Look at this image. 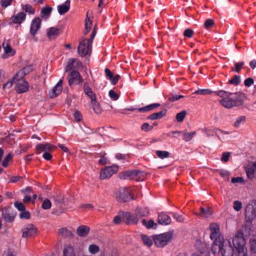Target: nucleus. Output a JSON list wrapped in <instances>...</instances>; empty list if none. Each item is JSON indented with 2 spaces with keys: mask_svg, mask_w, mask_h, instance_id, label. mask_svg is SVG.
<instances>
[{
  "mask_svg": "<svg viewBox=\"0 0 256 256\" xmlns=\"http://www.w3.org/2000/svg\"><path fill=\"white\" fill-rule=\"evenodd\" d=\"M92 14V11L88 10L86 13V18L85 20V32L84 34H87L91 29V26L92 24V21L90 18L89 16H90Z\"/></svg>",
  "mask_w": 256,
  "mask_h": 256,
  "instance_id": "obj_24",
  "label": "nucleus"
},
{
  "mask_svg": "<svg viewBox=\"0 0 256 256\" xmlns=\"http://www.w3.org/2000/svg\"><path fill=\"white\" fill-rule=\"evenodd\" d=\"M116 198L119 202H126L134 199L128 188H120L116 193Z\"/></svg>",
  "mask_w": 256,
  "mask_h": 256,
  "instance_id": "obj_4",
  "label": "nucleus"
},
{
  "mask_svg": "<svg viewBox=\"0 0 256 256\" xmlns=\"http://www.w3.org/2000/svg\"><path fill=\"white\" fill-rule=\"evenodd\" d=\"M149 214V210L146 208H137L135 214H132L130 212L122 213V218L127 224H136L139 220Z\"/></svg>",
  "mask_w": 256,
  "mask_h": 256,
  "instance_id": "obj_2",
  "label": "nucleus"
},
{
  "mask_svg": "<svg viewBox=\"0 0 256 256\" xmlns=\"http://www.w3.org/2000/svg\"><path fill=\"white\" fill-rule=\"evenodd\" d=\"M249 244L251 252L256 254V236H254L250 238Z\"/></svg>",
  "mask_w": 256,
  "mask_h": 256,
  "instance_id": "obj_30",
  "label": "nucleus"
},
{
  "mask_svg": "<svg viewBox=\"0 0 256 256\" xmlns=\"http://www.w3.org/2000/svg\"><path fill=\"white\" fill-rule=\"evenodd\" d=\"M109 96L113 100H117L119 98V95L113 90H110L108 92Z\"/></svg>",
  "mask_w": 256,
  "mask_h": 256,
  "instance_id": "obj_57",
  "label": "nucleus"
},
{
  "mask_svg": "<svg viewBox=\"0 0 256 256\" xmlns=\"http://www.w3.org/2000/svg\"><path fill=\"white\" fill-rule=\"evenodd\" d=\"M242 204L241 202L239 200H234V202L233 208L236 212L240 211L242 208Z\"/></svg>",
  "mask_w": 256,
  "mask_h": 256,
  "instance_id": "obj_47",
  "label": "nucleus"
},
{
  "mask_svg": "<svg viewBox=\"0 0 256 256\" xmlns=\"http://www.w3.org/2000/svg\"><path fill=\"white\" fill-rule=\"evenodd\" d=\"M2 216L4 219L8 222H12L15 217L14 214L10 210L7 209H4L2 210Z\"/></svg>",
  "mask_w": 256,
  "mask_h": 256,
  "instance_id": "obj_19",
  "label": "nucleus"
},
{
  "mask_svg": "<svg viewBox=\"0 0 256 256\" xmlns=\"http://www.w3.org/2000/svg\"><path fill=\"white\" fill-rule=\"evenodd\" d=\"M33 70L32 65H28L20 70L16 74L19 78H23L26 74H29Z\"/></svg>",
  "mask_w": 256,
  "mask_h": 256,
  "instance_id": "obj_23",
  "label": "nucleus"
},
{
  "mask_svg": "<svg viewBox=\"0 0 256 256\" xmlns=\"http://www.w3.org/2000/svg\"><path fill=\"white\" fill-rule=\"evenodd\" d=\"M153 128L152 126H150L148 123H144L141 126L142 130L144 132H149Z\"/></svg>",
  "mask_w": 256,
  "mask_h": 256,
  "instance_id": "obj_55",
  "label": "nucleus"
},
{
  "mask_svg": "<svg viewBox=\"0 0 256 256\" xmlns=\"http://www.w3.org/2000/svg\"><path fill=\"white\" fill-rule=\"evenodd\" d=\"M64 256H76L74 248L70 245H66L63 250Z\"/></svg>",
  "mask_w": 256,
  "mask_h": 256,
  "instance_id": "obj_27",
  "label": "nucleus"
},
{
  "mask_svg": "<svg viewBox=\"0 0 256 256\" xmlns=\"http://www.w3.org/2000/svg\"><path fill=\"white\" fill-rule=\"evenodd\" d=\"M195 134L196 132H186L184 134V140L186 142H188L192 139Z\"/></svg>",
  "mask_w": 256,
  "mask_h": 256,
  "instance_id": "obj_50",
  "label": "nucleus"
},
{
  "mask_svg": "<svg viewBox=\"0 0 256 256\" xmlns=\"http://www.w3.org/2000/svg\"><path fill=\"white\" fill-rule=\"evenodd\" d=\"M56 149V147L50 143L40 144L36 146V150L38 154L42 152H50Z\"/></svg>",
  "mask_w": 256,
  "mask_h": 256,
  "instance_id": "obj_12",
  "label": "nucleus"
},
{
  "mask_svg": "<svg viewBox=\"0 0 256 256\" xmlns=\"http://www.w3.org/2000/svg\"><path fill=\"white\" fill-rule=\"evenodd\" d=\"M185 36L188 38H192L194 34V31L191 29H186L184 33Z\"/></svg>",
  "mask_w": 256,
  "mask_h": 256,
  "instance_id": "obj_61",
  "label": "nucleus"
},
{
  "mask_svg": "<svg viewBox=\"0 0 256 256\" xmlns=\"http://www.w3.org/2000/svg\"><path fill=\"white\" fill-rule=\"evenodd\" d=\"M22 237L24 238H34L37 233L36 228L32 224H28L22 230Z\"/></svg>",
  "mask_w": 256,
  "mask_h": 256,
  "instance_id": "obj_8",
  "label": "nucleus"
},
{
  "mask_svg": "<svg viewBox=\"0 0 256 256\" xmlns=\"http://www.w3.org/2000/svg\"><path fill=\"white\" fill-rule=\"evenodd\" d=\"M142 240L144 242V244L148 246H150L153 243L152 240L148 236L142 234L141 235Z\"/></svg>",
  "mask_w": 256,
  "mask_h": 256,
  "instance_id": "obj_36",
  "label": "nucleus"
},
{
  "mask_svg": "<svg viewBox=\"0 0 256 256\" xmlns=\"http://www.w3.org/2000/svg\"><path fill=\"white\" fill-rule=\"evenodd\" d=\"M232 244L236 250L246 246V240L244 234L241 230H238L232 239Z\"/></svg>",
  "mask_w": 256,
  "mask_h": 256,
  "instance_id": "obj_6",
  "label": "nucleus"
},
{
  "mask_svg": "<svg viewBox=\"0 0 256 256\" xmlns=\"http://www.w3.org/2000/svg\"><path fill=\"white\" fill-rule=\"evenodd\" d=\"M122 213H124V212H122V214H120L119 215L115 216L114 218V222L116 224H119L121 222V219L122 218H122Z\"/></svg>",
  "mask_w": 256,
  "mask_h": 256,
  "instance_id": "obj_59",
  "label": "nucleus"
},
{
  "mask_svg": "<svg viewBox=\"0 0 256 256\" xmlns=\"http://www.w3.org/2000/svg\"><path fill=\"white\" fill-rule=\"evenodd\" d=\"M200 213L199 215L200 216L208 218L212 214V210L210 207H206V208L203 207L200 208Z\"/></svg>",
  "mask_w": 256,
  "mask_h": 256,
  "instance_id": "obj_26",
  "label": "nucleus"
},
{
  "mask_svg": "<svg viewBox=\"0 0 256 256\" xmlns=\"http://www.w3.org/2000/svg\"><path fill=\"white\" fill-rule=\"evenodd\" d=\"M245 170L248 177L250 179L253 178L256 170V161L249 162L245 166Z\"/></svg>",
  "mask_w": 256,
  "mask_h": 256,
  "instance_id": "obj_15",
  "label": "nucleus"
},
{
  "mask_svg": "<svg viewBox=\"0 0 256 256\" xmlns=\"http://www.w3.org/2000/svg\"><path fill=\"white\" fill-rule=\"evenodd\" d=\"M2 46L6 54H8L10 56H12L15 54V50L8 44L3 43Z\"/></svg>",
  "mask_w": 256,
  "mask_h": 256,
  "instance_id": "obj_32",
  "label": "nucleus"
},
{
  "mask_svg": "<svg viewBox=\"0 0 256 256\" xmlns=\"http://www.w3.org/2000/svg\"><path fill=\"white\" fill-rule=\"evenodd\" d=\"M59 233L64 237H72V234L71 231L68 230L66 228H62L59 230Z\"/></svg>",
  "mask_w": 256,
  "mask_h": 256,
  "instance_id": "obj_38",
  "label": "nucleus"
},
{
  "mask_svg": "<svg viewBox=\"0 0 256 256\" xmlns=\"http://www.w3.org/2000/svg\"><path fill=\"white\" fill-rule=\"evenodd\" d=\"M28 89V84L23 78H16V90L19 93L26 92Z\"/></svg>",
  "mask_w": 256,
  "mask_h": 256,
  "instance_id": "obj_11",
  "label": "nucleus"
},
{
  "mask_svg": "<svg viewBox=\"0 0 256 256\" xmlns=\"http://www.w3.org/2000/svg\"><path fill=\"white\" fill-rule=\"evenodd\" d=\"M214 92L215 94L222 98V99H226L228 96L234 94L232 93L228 92L223 90H220L218 91Z\"/></svg>",
  "mask_w": 256,
  "mask_h": 256,
  "instance_id": "obj_33",
  "label": "nucleus"
},
{
  "mask_svg": "<svg viewBox=\"0 0 256 256\" xmlns=\"http://www.w3.org/2000/svg\"><path fill=\"white\" fill-rule=\"evenodd\" d=\"M241 79L239 76L236 75L233 76L230 80V84L234 86H238L240 82Z\"/></svg>",
  "mask_w": 256,
  "mask_h": 256,
  "instance_id": "obj_42",
  "label": "nucleus"
},
{
  "mask_svg": "<svg viewBox=\"0 0 256 256\" xmlns=\"http://www.w3.org/2000/svg\"><path fill=\"white\" fill-rule=\"evenodd\" d=\"M84 92L85 94L88 97L90 100L96 99V96L94 92L92 90V88L90 87L89 84L87 82H84Z\"/></svg>",
  "mask_w": 256,
  "mask_h": 256,
  "instance_id": "obj_21",
  "label": "nucleus"
},
{
  "mask_svg": "<svg viewBox=\"0 0 256 256\" xmlns=\"http://www.w3.org/2000/svg\"><path fill=\"white\" fill-rule=\"evenodd\" d=\"M20 217L21 218L28 219L30 218V213L28 211L22 212L20 214Z\"/></svg>",
  "mask_w": 256,
  "mask_h": 256,
  "instance_id": "obj_64",
  "label": "nucleus"
},
{
  "mask_svg": "<svg viewBox=\"0 0 256 256\" xmlns=\"http://www.w3.org/2000/svg\"><path fill=\"white\" fill-rule=\"evenodd\" d=\"M74 118L76 120L80 122L82 120V115L80 112L76 110L74 113Z\"/></svg>",
  "mask_w": 256,
  "mask_h": 256,
  "instance_id": "obj_63",
  "label": "nucleus"
},
{
  "mask_svg": "<svg viewBox=\"0 0 256 256\" xmlns=\"http://www.w3.org/2000/svg\"><path fill=\"white\" fill-rule=\"evenodd\" d=\"M59 30L55 28H50L47 32L48 36L50 38H54L58 35Z\"/></svg>",
  "mask_w": 256,
  "mask_h": 256,
  "instance_id": "obj_31",
  "label": "nucleus"
},
{
  "mask_svg": "<svg viewBox=\"0 0 256 256\" xmlns=\"http://www.w3.org/2000/svg\"><path fill=\"white\" fill-rule=\"evenodd\" d=\"M12 154L10 153L8 154L4 158L2 162V166L4 168L7 167L8 164L9 162L12 159Z\"/></svg>",
  "mask_w": 256,
  "mask_h": 256,
  "instance_id": "obj_48",
  "label": "nucleus"
},
{
  "mask_svg": "<svg viewBox=\"0 0 256 256\" xmlns=\"http://www.w3.org/2000/svg\"><path fill=\"white\" fill-rule=\"evenodd\" d=\"M214 24V22L212 19H208L204 22V26L206 29H208Z\"/></svg>",
  "mask_w": 256,
  "mask_h": 256,
  "instance_id": "obj_58",
  "label": "nucleus"
},
{
  "mask_svg": "<svg viewBox=\"0 0 256 256\" xmlns=\"http://www.w3.org/2000/svg\"><path fill=\"white\" fill-rule=\"evenodd\" d=\"M42 20L39 18H34L31 22L30 34L34 37L35 34L41 26Z\"/></svg>",
  "mask_w": 256,
  "mask_h": 256,
  "instance_id": "obj_14",
  "label": "nucleus"
},
{
  "mask_svg": "<svg viewBox=\"0 0 256 256\" xmlns=\"http://www.w3.org/2000/svg\"><path fill=\"white\" fill-rule=\"evenodd\" d=\"M186 112L185 110H182L176 114V118L178 122H182L186 117Z\"/></svg>",
  "mask_w": 256,
  "mask_h": 256,
  "instance_id": "obj_41",
  "label": "nucleus"
},
{
  "mask_svg": "<svg viewBox=\"0 0 256 256\" xmlns=\"http://www.w3.org/2000/svg\"><path fill=\"white\" fill-rule=\"evenodd\" d=\"M158 223L162 225H168L171 222V218L165 213H160L158 216Z\"/></svg>",
  "mask_w": 256,
  "mask_h": 256,
  "instance_id": "obj_22",
  "label": "nucleus"
},
{
  "mask_svg": "<svg viewBox=\"0 0 256 256\" xmlns=\"http://www.w3.org/2000/svg\"><path fill=\"white\" fill-rule=\"evenodd\" d=\"M70 0H66L64 4L58 6V10L60 15L66 13L70 8Z\"/></svg>",
  "mask_w": 256,
  "mask_h": 256,
  "instance_id": "obj_20",
  "label": "nucleus"
},
{
  "mask_svg": "<svg viewBox=\"0 0 256 256\" xmlns=\"http://www.w3.org/2000/svg\"><path fill=\"white\" fill-rule=\"evenodd\" d=\"M52 11V8L46 6L42 8L41 12L43 15L42 16L46 17V18H47L50 16Z\"/></svg>",
  "mask_w": 256,
  "mask_h": 256,
  "instance_id": "obj_39",
  "label": "nucleus"
},
{
  "mask_svg": "<svg viewBox=\"0 0 256 256\" xmlns=\"http://www.w3.org/2000/svg\"><path fill=\"white\" fill-rule=\"evenodd\" d=\"M172 236L173 232H168L155 236L154 238V241L157 246L164 247L170 241L172 238Z\"/></svg>",
  "mask_w": 256,
  "mask_h": 256,
  "instance_id": "obj_3",
  "label": "nucleus"
},
{
  "mask_svg": "<svg viewBox=\"0 0 256 256\" xmlns=\"http://www.w3.org/2000/svg\"><path fill=\"white\" fill-rule=\"evenodd\" d=\"M74 58H70L68 60L67 65L66 67V71L68 72L72 70L74 64Z\"/></svg>",
  "mask_w": 256,
  "mask_h": 256,
  "instance_id": "obj_54",
  "label": "nucleus"
},
{
  "mask_svg": "<svg viewBox=\"0 0 256 256\" xmlns=\"http://www.w3.org/2000/svg\"><path fill=\"white\" fill-rule=\"evenodd\" d=\"M92 44L86 39H84L80 42L78 48V52L82 57L85 56L86 54L91 52Z\"/></svg>",
  "mask_w": 256,
  "mask_h": 256,
  "instance_id": "obj_7",
  "label": "nucleus"
},
{
  "mask_svg": "<svg viewBox=\"0 0 256 256\" xmlns=\"http://www.w3.org/2000/svg\"><path fill=\"white\" fill-rule=\"evenodd\" d=\"M245 216L248 222H252L256 218V202L252 200L246 206Z\"/></svg>",
  "mask_w": 256,
  "mask_h": 256,
  "instance_id": "obj_5",
  "label": "nucleus"
},
{
  "mask_svg": "<svg viewBox=\"0 0 256 256\" xmlns=\"http://www.w3.org/2000/svg\"><path fill=\"white\" fill-rule=\"evenodd\" d=\"M51 206H52L51 202H50V200H49L48 198H46L44 200V201L43 202V203L42 205V208L44 210H48L51 208Z\"/></svg>",
  "mask_w": 256,
  "mask_h": 256,
  "instance_id": "obj_51",
  "label": "nucleus"
},
{
  "mask_svg": "<svg viewBox=\"0 0 256 256\" xmlns=\"http://www.w3.org/2000/svg\"><path fill=\"white\" fill-rule=\"evenodd\" d=\"M160 106V104H153L148 106H146L143 108H140L138 109V111L140 112H146L148 111L152 110L154 108H156Z\"/></svg>",
  "mask_w": 256,
  "mask_h": 256,
  "instance_id": "obj_28",
  "label": "nucleus"
},
{
  "mask_svg": "<svg viewBox=\"0 0 256 256\" xmlns=\"http://www.w3.org/2000/svg\"><path fill=\"white\" fill-rule=\"evenodd\" d=\"M156 154L158 157L162 159L168 158L170 156V153L167 151L156 150Z\"/></svg>",
  "mask_w": 256,
  "mask_h": 256,
  "instance_id": "obj_43",
  "label": "nucleus"
},
{
  "mask_svg": "<svg viewBox=\"0 0 256 256\" xmlns=\"http://www.w3.org/2000/svg\"><path fill=\"white\" fill-rule=\"evenodd\" d=\"M15 207L20 211H24L26 210V207L24 204L21 202H16L14 203Z\"/></svg>",
  "mask_w": 256,
  "mask_h": 256,
  "instance_id": "obj_56",
  "label": "nucleus"
},
{
  "mask_svg": "<svg viewBox=\"0 0 256 256\" xmlns=\"http://www.w3.org/2000/svg\"><path fill=\"white\" fill-rule=\"evenodd\" d=\"M182 98H184V96L182 95H176L174 94H171L168 97V100L170 102H174Z\"/></svg>",
  "mask_w": 256,
  "mask_h": 256,
  "instance_id": "obj_53",
  "label": "nucleus"
},
{
  "mask_svg": "<svg viewBox=\"0 0 256 256\" xmlns=\"http://www.w3.org/2000/svg\"><path fill=\"white\" fill-rule=\"evenodd\" d=\"M91 103L94 112L96 114H100L101 112V109L98 103L96 101V99L94 100H92Z\"/></svg>",
  "mask_w": 256,
  "mask_h": 256,
  "instance_id": "obj_37",
  "label": "nucleus"
},
{
  "mask_svg": "<svg viewBox=\"0 0 256 256\" xmlns=\"http://www.w3.org/2000/svg\"><path fill=\"white\" fill-rule=\"evenodd\" d=\"M138 174H141V171L138 170H128L120 175V178L122 179L130 178L136 180Z\"/></svg>",
  "mask_w": 256,
  "mask_h": 256,
  "instance_id": "obj_17",
  "label": "nucleus"
},
{
  "mask_svg": "<svg viewBox=\"0 0 256 256\" xmlns=\"http://www.w3.org/2000/svg\"><path fill=\"white\" fill-rule=\"evenodd\" d=\"M210 238L214 240L211 248V252L215 256H233V249L230 240L224 241L222 235L220 234V227L216 224L210 225Z\"/></svg>",
  "mask_w": 256,
  "mask_h": 256,
  "instance_id": "obj_1",
  "label": "nucleus"
},
{
  "mask_svg": "<svg viewBox=\"0 0 256 256\" xmlns=\"http://www.w3.org/2000/svg\"><path fill=\"white\" fill-rule=\"evenodd\" d=\"M23 10L30 14H34L35 12V9L30 4H26L23 6Z\"/></svg>",
  "mask_w": 256,
  "mask_h": 256,
  "instance_id": "obj_44",
  "label": "nucleus"
},
{
  "mask_svg": "<svg viewBox=\"0 0 256 256\" xmlns=\"http://www.w3.org/2000/svg\"><path fill=\"white\" fill-rule=\"evenodd\" d=\"M18 77L16 76V75L14 76L12 79L7 82L6 84H4L3 86V88L6 90H8L13 85V84L16 81V78Z\"/></svg>",
  "mask_w": 256,
  "mask_h": 256,
  "instance_id": "obj_34",
  "label": "nucleus"
},
{
  "mask_svg": "<svg viewBox=\"0 0 256 256\" xmlns=\"http://www.w3.org/2000/svg\"><path fill=\"white\" fill-rule=\"evenodd\" d=\"M62 89V80H60L48 93L50 98H53L59 95Z\"/></svg>",
  "mask_w": 256,
  "mask_h": 256,
  "instance_id": "obj_16",
  "label": "nucleus"
},
{
  "mask_svg": "<svg viewBox=\"0 0 256 256\" xmlns=\"http://www.w3.org/2000/svg\"><path fill=\"white\" fill-rule=\"evenodd\" d=\"M118 170V167L116 166L106 167L101 170L100 178L102 180L109 178Z\"/></svg>",
  "mask_w": 256,
  "mask_h": 256,
  "instance_id": "obj_9",
  "label": "nucleus"
},
{
  "mask_svg": "<svg viewBox=\"0 0 256 256\" xmlns=\"http://www.w3.org/2000/svg\"><path fill=\"white\" fill-rule=\"evenodd\" d=\"M142 223L143 226H145L148 228H152L154 226H155V227L156 226V224L152 220L146 221L145 219H143L142 220Z\"/></svg>",
  "mask_w": 256,
  "mask_h": 256,
  "instance_id": "obj_35",
  "label": "nucleus"
},
{
  "mask_svg": "<svg viewBox=\"0 0 256 256\" xmlns=\"http://www.w3.org/2000/svg\"><path fill=\"white\" fill-rule=\"evenodd\" d=\"M244 64V62L236 63L234 68H232V70L236 72H239L242 68Z\"/></svg>",
  "mask_w": 256,
  "mask_h": 256,
  "instance_id": "obj_49",
  "label": "nucleus"
},
{
  "mask_svg": "<svg viewBox=\"0 0 256 256\" xmlns=\"http://www.w3.org/2000/svg\"><path fill=\"white\" fill-rule=\"evenodd\" d=\"M26 18V14L24 12H21L16 14L12 16L10 18L11 22L16 24H21Z\"/></svg>",
  "mask_w": 256,
  "mask_h": 256,
  "instance_id": "obj_18",
  "label": "nucleus"
},
{
  "mask_svg": "<svg viewBox=\"0 0 256 256\" xmlns=\"http://www.w3.org/2000/svg\"><path fill=\"white\" fill-rule=\"evenodd\" d=\"M82 82V78L80 74L76 71H72L68 76V84L70 86L72 84H78Z\"/></svg>",
  "mask_w": 256,
  "mask_h": 256,
  "instance_id": "obj_13",
  "label": "nucleus"
},
{
  "mask_svg": "<svg viewBox=\"0 0 256 256\" xmlns=\"http://www.w3.org/2000/svg\"><path fill=\"white\" fill-rule=\"evenodd\" d=\"M90 232V228L86 226H81L77 229V234L80 236H86Z\"/></svg>",
  "mask_w": 256,
  "mask_h": 256,
  "instance_id": "obj_25",
  "label": "nucleus"
},
{
  "mask_svg": "<svg viewBox=\"0 0 256 256\" xmlns=\"http://www.w3.org/2000/svg\"><path fill=\"white\" fill-rule=\"evenodd\" d=\"M254 80L251 78H248L245 80L244 82V84L246 86L250 87L252 84H254Z\"/></svg>",
  "mask_w": 256,
  "mask_h": 256,
  "instance_id": "obj_62",
  "label": "nucleus"
},
{
  "mask_svg": "<svg viewBox=\"0 0 256 256\" xmlns=\"http://www.w3.org/2000/svg\"><path fill=\"white\" fill-rule=\"evenodd\" d=\"M214 92L210 89H198L194 94L200 95H207Z\"/></svg>",
  "mask_w": 256,
  "mask_h": 256,
  "instance_id": "obj_40",
  "label": "nucleus"
},
{
  "mask_svg": "<svg viewBox=\"0 0 256 256\" xmlns=\"http://www.w3.org/2000/svg\"><path fill=\"white\" fill-rule=\"evenodd\" d=\"M242 102V98L237 102L236 100L233 99L232 97H230V96H228L226 99H222L220 100V102L222 104V105L227 108H230L233 106L240 105Z\"/></svg>",
  "mask_w": 256,
  "mask_h": 256,
  "instance_id": "obj_10",
  "label": "nucleus"
},
{
  "mask_svg": "<svg viewBox=\"0 0 256 256\" xmlns=\"http://www.w3.org/2000/svg\"><path fill=\"white\" fill-rule=\"evenodd\" d=\"M230 156V152H224L221 158L222 161L227 162Z\"/></svg>",
  "mask_w": 256,
  "mask_h": 256,
  "instance_id": "obj_60",
  "label": "nucleus"
},
{
  "mask_svg": "<svg viewBox=\"0 0 256 256\" xmlns=\"http://www.w3.org/2000/svg\"><path fill=\"white\" fill-rule=\"evenodd\" d=\"M246 122V116H241L238 117L236 120L234 126L235 127L238 128L240 125L244 124Z\"/></svg>",
  "mask_w": 256,
  "mask_h": 256,
  "instance_id": "obj_45",
  "label": "nucleus"
},
{
  "mask_svg": "<svg viewBox=\"0 0 256 256\" xmlns=\"http://www.w3.org/2000/svg\"><path fill=\"white\" fill-rule=\"evenodd\" d=\"M236 250L237 252L236 256H248V250L246 247L241 248Z\"/></svg>",
  "mask_w": 256,
  "mask_h": 256,
  "instance_id": "obj_46",
  "label": "nucleus"
},
{
  "mask_svg": "<svg viewBox=\"0 0 256 256\" xmlns=\"http://www.w3.org/2000/svg\"><path fill=\"white\" fill-rule=\"evenodd\" d=\"M89 252L92 254H95L99 251V248L96 244H90L88 247Z\"/></svg>",
  "mask_w": 256,
  "mask_h": 256,
  "instance_id": "obj_52",
  "label": "nucleus"
},
{
  "mask_svg": "<svg viewBox=\"0 0 256 256\" xmlns=\"http://www.w3.org/2000/svg\"><path fill=\"white\" fill-rule=\"evenodd\" d=\"M166 110H164L160 112L151 114L148 116V118L152 120L160 119L163 117L166 114Z\"/></svg>",
  "mask_w": 256,
  "mask_h": 256,
  "instance_id": "obj_29",
  "label": "nucleus"
}]
</instances>
